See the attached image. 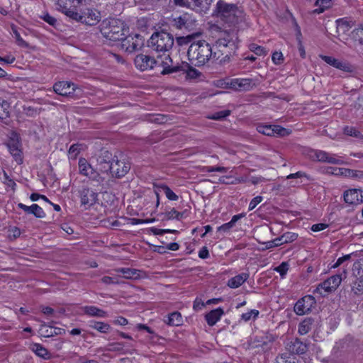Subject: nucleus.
I'll list each match as a JSON object with an SVG mask.
<instances>
[{
  "label": "nucleus",
  "instance_id": "obj_58",
  "mask_svg": "<svg viewBox=\"0 0 363 363\" xmlns=\"http://www.w3.org/2000/svg\"><path fill=\"white\" fill-rule=\"evenodd\" d=\"M301 177H306L308 179H310L308 175L305 172L301 171L297 172L294 174H290L289 175L287 176V179H294Z\"/></svg>",
  "mask_w": 363,
  "mask_h": 363
},
{
  "label": "nucleus",
  "instance_id": "obj_37",
  "mask_svg": "<svg viewBox=\"0 0 363 363\" xmlns=\"http://www.w3.org/2000/svg\"><path fill=\"white\" fill-rule=\"evenodd\" d=\"M356 277L357 280L352 284V291L355 295H360L363 294V277H361V276Z\"/></svg>",
  "mask_w": 363,
  "mask_h": 363
},
{
  "label": "nucleus",
  "instance_id": "obj_21",
  "mask_svg": "<svg viewBox=\"0 0 363 363\" xmlns=\"http://www.w3.org/2000/svg\"><path fill=\"white\" fill-rule=\"evenodd\" d=\"M112 154L108 150L102 151L97 158V164L100 166L99 171L108 173L112 162Z\"/></svg>",
  "mask_w": 363,
  "mask_h": 363
},
{
  "label": "nucleus",
  "instance_id": "obj_2",
  "mask_svg": "<svg viewBox=\"0 0 363 363\" xmlns=\"http://www.w3.org/2000/svg\"><path fill=\"white\" fill-rule=\"evenodd\" d=\"M134 62L136 67L141 71L156 69L163 75L177 72L180 70V67L173 66V62L169 55H164V59H162L161 56L155 60L150 55L140 54L135 57Z\"/></svg>",
  "mask_w": 363,
  "mask_h": 363
},
{
  "label": "nucleus",
  "instance_id": "obj_41",
  "mask_svg": "<svg viewBox=\"0 0 363 363\" xmlns=\"http://www.w3.org/2000/svg\"><path fill=\"white\" fill-rule=\"evenodd\" d=\"M230 114V111L224 110L216 112L212 115L209 116L208 118L212 120H222Z\"/></svg>",
  "mask_w": 363,
  "mask_h": 363
},
{
  "label": "nucleus",
  "instance_id": "obj_17",
  "mask_svg": "<svg viewBox=\"0 0 363 363\" xmlns=\"http://www.w3.org/2000/svg\"><path fill=\"white\" fill-rule=\"evenodd\" d=\"M342 279V278L340 274L331 276L318 286L316 291L322 294L321 290H324L325 292L335 291L340 284Z\"/></svg>",
  "mask_w": 363,
  "mask_h": 363
},
{
  "label": "nucleus",
  "instance_id": "obj_19",
  "mask_svg": "<svg viewBox=\"0 0 363 363\" xmlns=\"http://www.w3.org/2000/svg\"><path fill=\"white\" fill-rule=\"evenodd\" d=\"M257 130L267 136H274V135L284 136L287 134V130L280 125L259 124L257 126Z\"/></svg>",
  "mask_w": 363,
  "mask_h": 363
},
{
  "label": "nucleus",
  "instance_id": "obj_59",
  "mask_svg": "<svg viewBox=\"0 0 363 363\" xmlns=\"http://www.w3.org/2000/svg\"><path fill=\"white\" fill-rule=\"evenodd\" d=\"M340 171L341 174H342L345 177H353L354 178V176L355 174V170L342 168V169H340Z\"/></svg>",
  "mask_w": 363,
  "mask_h": 363
},
{
  "label": "nucleus",
  "instance_id": "obj_64",
  "mask_svg": "<svg viewBox=\"0 0 363 363\" xmlns=\"http://www.w3.org/2000/svg\"><path fill=\"white\" fill-rule=\"evenodd\" d=\"M113 323L116 325H126L128 323V321L125 318L120 316L116 319Z\"/></svg>",
  "mask_w": 363,
  "mask_h": 363
},
{
  "label": "nucleus",
  "instance_id": "obj_34",
  "mask_svg": "<svg viewBox=\"0 0 363 363\" xmlns=\"http://www.w3.org/2000/svg\"><path fill=\"white\" fill-rule=\"evenodd\" d=\"M335 68L341 71L352 73L354 71V67L345 60L337 59Z\"/></svg>",
  "mask_w": 363,
  "mask_h": 363
},
{
  "label": "nucleus",
  "instance_id": "obj_14",
  "mask_svg": "<svg viewBox=\"0 0 363 363\" xmlns=\"http://www.w3.org/2000/svg\"><path fill=\"white\" fill-rule=\"evenodd\" d=\"M121 40V48L129 53L138 50L144 45V40L140 35L123 36Z\"/></svg>",
  "mask_w": 363,
  "mask_h": 363
},
{
  "label": "nucleus",
  "instance_id": "obj_42",
  "mask_svg": "<svg viewBox=\"0 0 363 363\" xmlns=\"http://www.w3.org/2000/svg\"><path fill=\"white\" fill-rule=\"evenodd\" d=\"M298 238V235L293 232H286L281 235L282 242L289 243L296 240Z\"/></svg>",
  "mask_w": 363,
  "mask_h": 363
},
{
  "label": "nucleus",
  "instance_id": "obj_27",
  "mask_svg": "<svg viewBox=\"0 0 363 363\" xmlns=\"http://www.w3.org/2000/svg\"><path fill=\"white\" fill-rule=\"evenodd\" d=\"M164 321L171 326H179L183 323V318L179 312L174 311L165 317Z\"/></svg>",
  "mask_w": 363,
  "mask_h": 363
},
{
  "label": "nucleus",
  "instance_id": "obj_44",
  "mask_svg": "<svg viewBox=\"0 0 363 363\" xmlns=\"http://www.w3.org/2000/svg\"><path fill=\"white\" fill-rule=\"evenodd\" d=\"M80 145L73 144L70 146L68 150L69 157L72 159H75L80 152Z\"/></svg>",
  "mask_w": 363,
  "mask_h": 363
},
{
  "label": "nucleus",
  "instance_id": "obj_1",
  "mask_svg": "<svg viewBox=\"0 0 363 363\" xmlns=\"http://www.w3.org/2000/svg\"><path fill=\"white\" fill-rule=\"evenodd\" d=\"M240 43L239 37L235 30H223L215 43L213 50L211 45L205 40L192 43L187 51L189 60L195 66H203L211 59L218 60L221 55L229 57L235 53Z\"/></svg>",
  "mask_w": 363,
  "mask_h": 363
},
{
  "label": "nucleus",
  "instance_id": "obj_38",
  "mask_svg": "<svg viewBox=\"0 0 363 363\" xmlns=\"http://www.w3.org/2000/svg\"><path fill=\"white\" fill-rule=\"evenodd\" d=\"M9 103L0 99V119H4L9 117Z\"/></svg>",
  "mask_w": 363,
  "mask_h": 363
},
{
  "label": "nucleus",
  "instance_id": "obj_36",
  "mask_svg": "<svg viewBox=\"0 0 363 363\" xmlns=\"http://www.w3.org/2000/svg\"><path fill=\"white\" fill-rule=\"evenodd\" d=\"M184 212H179L174 208H172L169 211L164 213L167 220H181L184 218Z\"/></svg>",
  "mask_w": 363,
  "mask_h": 363
},
{
  "label": "nucleus",
  "instance_id": "obj_55",
  "mask_svg": "<svg viewBox=\"0 0 363 363\" xmlns=\"http://www.w3.org/2000/svg\"><path fill=\"white\" fill-rule=\"evenodd\" d=\"M328 227V225L326 223H317L314 224L311 226V230L313 232H319L325 230Z\"/></svg>",
  "mask_w": 363,
  "mask_h": 363
},
{
  "label": "nucleus",
  "instance_id": "obj_60",
  "mask_svg": "<svg viewBox=\"0 0 363 363\" xmlns=\"http://www.w3.org/2000/svg\"><path fill=\"white\" fill-rule=\"evenodd\" d=\"M101 281L106 284H118V281L116 278L105 276L102 277Z\"/></svg>",
  "mask_w": 363,
  "mask_h": 363
},
{
  "label": "nucleus",
  "instance_id": "obj_28",
  "mask_svg": "<svg viewBox=\"0 0 363 363\" xmlns=\"http://www.w3.org/2000/svg\"><path fill=\"white\" fill-rule=\"evenodd\" d=\"M249 278L247 273H241L230 279L228 281V286L232 289H236L240 286Z\"/></svg>",
  "mask_w": 363,
  "mask_h": 363
},
{
  "label": "nucleus",
  "instance_id": "obj_56",
  "mask_svg": "<svg viewBox=\"0 0 363 363\" xmlns=\"http://www.w3.org/2000/svg\"><path fill=\"white\" fill-rule=\"evenodd\" d=\"M201 73L194 68H189L186 72V77L190 79H196L197 78Z\"/></svg>",
  "mask_w": 363,
  "mask_h": 363
},
{
  "label": "nucleus",
  "instance_id": "obj_16",
  "mask_svg": "<svg viewBox=\"0 0 363 363\" xmlns=\"http://www.w3.org/2000/svg\"><path fill=\"white\" fill-rule=\"evenodd\" d=\"M75 4H77V0H57L55 4L57 10L72 19L77 16L78 10Z\"/></svg>",
  "mask_w": 363,
  "mask_h": 363
},
{
  "label": "nucleus",
  "instance_id": "obj_7",
  "mask_svg": "<svg viewBox=\"0 0 363 363\" xmlns=\"http://www.w3.org/2000/svg\"><path fill=\"white\" fill-rule=\"evenodd\" d=\"M219 85L225 89H232L237 91H247L253 89L258 84L257 80L250 78H233L220 80Z\"/></svg>",
  "mask_w": 363,
  "mask_h": 363
},
{
  "label": "nucleus",
  "instance_id": "obj_22",
  "mask_svg": "<svg viewBox=\"0 0 363 363\" xmlns=\"http://www.w3.org/2000/svg\"><path fill=\"white\" fill-rule=\"evenodd\" d=\"M286 349L291 354H302L306 352L307 345L296 338L287 344Z\"/></svg>",
  "mask_w": 363,
  "mask_h": 363
},
{
  "label": "nucleus",
  "instance_id": "obj_57",
  "mask_svg": "<svg viewBox=\"0 0 363 363\" xmlns=\"http://www.w3.org/2000/svg\"><path fill=\"white\" fill-rule=\"evenodd\" d=\"M330 0H317L315 3V6H321L324 9H327L330 6Z\"/></svg>",
  "mask_w": 363,
  "mask_h": 363
},
{
  "label": "nucleus",
  "instance_id": "obj_63",
  "mask_svg": "<svg viewBox=\"0 0 363 363\" xmlns=\"http://www.w3.org/2000/svg\"><path fill=\"white\" fill-rule=\"evenodd\" d=\"M209 252L206 247H203L199 252V257L201 259H206L208 257Z\"/></svg>",
  "mask_w": 363,
  "mask_h": 363
},
{
  "label": "nucleus",
  "instance_id": "obj_5",
  "mask_svg": "<svg viewBox=\"0 0 363 363\" xmlns=\"http://www.w3.org/2000/svg\"><path fill=\"white\" fill-rule=\"evenodd\" d=\"M89 0H77L75 7L78 8L77 16L73 20L88 26H95L101 20V13L96 9L85 7Z\"/></svg>",
  "mask_w": 363,
  "mask_h": 363
},
{
  "label": "nucleus",
  "instance_id": "obj_40",
  "mask_svg": "<svg viewBox=\"0 0 363 363\" xmlns=\"http://www.w3.org/2000/svg\"><path fill=\"white\" fill-rule=\"evenodd\" d=\"M259 313V311L256 309H252L247 313H242L241 315V319L245 322L249 321L251 318L255 320L258 317Z\"/></svg>",
  "mask_w": 363,
  "mask_h": 363
},
{
  "label": "nucleus",
  "instance_id": "obj_15",
  "mask_svg": "<svg viewBox=\"0 0 363 363\" xmlns=\"http://www.w3.org/2000/svg\"><path fill=\"white\" fill-rule=\"evenodd\" d=\"M315 303L316 301L313 296L311 295L305 296L296 303L294 311L297 315H303L310 312Z\"/></svg>",
  "mask_w": 363,
  "mask_h": 363
},
{
  "label": "nucleus",
  "instance_id": "obj_26",
  "mask_svg": "<svg viewBox=\"0 0 363 363\" xmlns=\"http://www.w3.org/2000/svg\"><path fill=\"white\" fill-rule=\"evenodd\" d=\"M83 312L91 317L105 318L107 313L94 306H85L82 307Z\"/></svg>",
  "mask_w": 363,
  "mask_h": 363
},
{
  "label": "nucleus",
  "instance_id": "obj_3",
  "mask_svg": "<svg viewBox=\"0 0 363 363\" xmlns=\"http://www.w3.org/2000/svg\"><path fill=\"white\" fill-rule=\"evenodd\" d=\"M213 16L219 18L225 23L233 26L228 30H235L238 34L240 25L245 21L243 11L234 4H228L223 0H219L213 11Z\"/></svg>",
  "mask_w": 363,
  "mask_h": 363
},
{
  "label": "nucleus",
  "instance_id": "obj_25",
  "mask_svg": "<svg viewBox=\"0 0 363 363\" xmlns=\"http://www.w3.org/2000/svg\"><path fill=\"white\" fill-rule=\"evenodd\" d=\"M224 314V311L222 308L219 307L216 309L211 311L209 313H208L206 316V320L208 325L213 326L218 321L220 320L222 315Z\"/></svg>",
  "mask_w": 363,
  "mask_h": 363
},
{
  "label": "nucleus",
  "instance_id": "obj_54",
  "mask_svg": "<svg viewBox=\"0 0 363 363\" xmlns=\"http://www.w3.org/2000/svg\"><path fill=\"white\" fill-rule=\"evenodd\" d=\"M320 57L327 64L335 67L337 58H335L332 56H327V55H320Z\"/></svg>",
  "mask_w": 363,
  "mask_h": 363
},
{
  "label": "nucleus",
  "instance_id": "obj_39",
  "mask_svg": "<svg viewBox=\"0 0 363 363\" xmlns=\"http://www.w3.org/2000/svg\"><path fill=\"white\" fill-rule=\"evenodd\" d=\"M12 30H13L17 45L21 48H28L29 47L28 43L27 42H26L21 38V36L20 33H18V31L17 30L16 28L13 26Z\"/></svg>",
  "mask_w": 363,
  "mask_h": 363
},
{
  "label": "nucleus",
  "instance_id": "obj_29",
  "mask_svg": "<svg viewBox=\"0 0 363 363\" xmlns=\"http://www.w3.org/2000/svg\"><path fill=\"white\" fill-rule=\"evenodd\" d=\"M8 148L16 162L18 164H21L23 162V157L21 155V151L18 148V144L14 141H11L8 143Z\"/></svg>",
  "mask_w": 363,
  "mask_h": 363
},
{
  "label": "nucleus",
  "instance_id": "obj_31",
  "mask_svg": "<svg viewBox=\"0 0 363 363\" xmlns=\"http://www.w3.org/2000/svg\"><path fill=\"white\" fill-rule=\"evenodd\" d=\"M342 131L347 136L353 137L359 141H363V134L356 127L346 125L343 128Z\"/></svg>",
  "mask_w": 363,
  "mask_h": 363
},
{
  "label": "nucleus",
  "instance_id": "obj_45",
  "mask_svg": "<svg viewBox=\"0 0 363 363\" xmlns=\"http://www.w3.org/2000/svg\"><path fill=\"white\" fill-rule=\"evenodd\" d=\"M276 363H297L295 359L288 357L286 354H282L277 357Z\"/></svg>",
  "mask_w": 363,
  "mask_h": 363
},
{
  "label": "nucleus",
  "instance_id": "obj_61",
  "mask_svg": "<svg viewBox=\"0 0 363 363\" xmlns=\"http://www.w3.org/2000/svg\"><path fill=\"white\" fill-rule=\"evenodd\" d=\"M350 258V255H345L343 257H339L336 261L335 264L333 266V268H336L341 265L344 262L348 260Z\"/></svg>",
  "mask_w": 363,
  "mask_h": 363
},
{
  "label": "nucleus",
  "instance_id": "obj_35",
  "mask_svg": "<svg viewBox=\"0 0 363 363\" xmlns=\"http://www.w3.org/2000/svg\"><path fill=\"white\" fill-rule=\"evenodd\" d=\"M32 350L36 354V355L47 359L50 358V354L47 349H45L42 345L35 343L32 345Z\"/></svg>",
  "mask_w": 363,
  "mask_h": 363
},
{
  "label": "nucleus",
  "instance_id": "obj_48",
  "mask_svg": "<svg viewBox=\"0 0 363 363\" xmlns=\"http://www.w3.org/2000/svg\"><path fill=\"white\" fill-rule=\"evenodd\" d=\"M272 58V61L277 65H280L284 61L283 55L281 52H274Z\"/></svg>",
  "mask_w": 363,
  "mask_h": 363
},
{
  "label": "nucleus",
  "instance_id": "obj_6",
  "mask_svg": "<svg viewBox=\"0 0 363 363\" xmlns=\"http://www.w3.org/2000/svg\"><path fill=\"white\" fill-rule=\"evenodd\" d=\"M174 39L173 35L167 32L162 30L155 32L148 40V46L157 52H163V58L166 52H169L173 47Z\"/></svg>",
  "mask_w": 363,
  "mask_h": 363
},
{
  "label": "nucleus",
  "instance_id": "obj_8",
  "mask_svg": "<svg viewBox=\"0 0 363 363\" xmlns=\"http://www.w3.org/2000/svg\"><path fill=\"white\" fill-rule=\"evenodd\" d=\"M78 165L80 174L88 177L90 180L96 182L99 184L104 183V178L101 176L100 173L85 158H79Z\"/></svg>",
  "mask_w": 363,
  "mask_h": 363
},
{
  "label": "nucleus",
  "instance_id": "obj_24",
  "mask_svg": "<svg viewBox=\"0 0 363 363\" xmlns=\"http://www.w3.org/2000/svg\"><path fill=\"white\" fill-rule=\"evenodd\" d=\"M18 206L19 208L23 210L27 213L33 214L36 218H43L45 217V213L43 208L38 204H33L30 206H28L23 203H18Z\"/></svg>",
  "mask_w": 363,
  "mask_h": 363
},
{
  "label": "nucleus",
  "instance_id": "obj_11",
  "mask_svg": "<svg viewBox=\"0 0 363 363\" xmlns=\"http://www.w3.org/2000/svg\"><path fill=\"white\" fill-rule=\"evenodd\" d=\"M118 158V156H114L111 163L109 172L112 177L116 178H121L124 177L130 170V165L128 162L125 161V159Z\"/></svg>",
  "mask_w": 363,
  "mask_h": 363
},
{
  "label": "nucleus",
  "instance_id": "obj_30",
  "mask_svg": "<svg viewBox=\"0 0 363 363\" xmlns=\"http://www.w3.org/2000/svg\"><path fill=\"white\" fill-rule=\"evenodd\" d=\"M116 271L118 273H121L123 277L128 279H137L140 277V271L135 269L121 267L116 269Z\"/></svg>",
  "mask_w": 363,
  "mask_h": 363
},
{
  "label": "nucleus",
  "instance_id": "obj_12",
  "mask_svg": "<svg viewBox=\"0 0 363 363\" xmlns=\"http://www.w3.org/2000/svg\"><path fill=\"white\" fill-rule=\"evenodd\" d=\"M171 25L179 30H184L191 31L196 26V21L189 13H183L182 15L173 18L171 21Z\"/></svg>",
  "mask_w": 363,
  "mask_h": 363
},
{
  "label": "nucleus",
  "instance_id": "obj_51",
  "mask_svg": "<svg viewBox=\"0 0 363 363\" xmlns=\"http://www.w3.org/2000/svg\"><path fill=\"white\" fill-rule=\"evenodd\" d=\"M262 199L263 198L261 196H257L252 199L249 204V210H253L259 203L262 201Z\"/></svg>",
  "mask_w": 363,
  "mask_h": 363
},
{
  "label": "nucleus",
  "instance_id": "obj_49",
  "mask_svg": "<svg viewBox=\"0 0 363 363\" xmlns=\"http://www.w3.org/2000/svg\"><path fill=\"white\" fill-rule=\"evenodd\" d=\"M337 22V29L342 30L344 32L349 30L351 28L350 23L343 20H338Z\"/></svg>",
  "mask_w": 363,
  "mask_h": 363
},
{
  "label": "nucleus",
  "instance_id": "obj_33",
  "mask_svg": "<svg viewBox=\"0 0 363 363\" xmlns=\"http://www.w3.org/2000/svg\"><path fill=\"white\" fill-rule=\"evenodd\" d=\"M313 320L311 318H305L298 325V333L301 335L307 334L312 328Z\"/></svg>",
  "mask_w": 363,
  "mask_h": 363
},
{
  "label": "nucleus",
  "instance_id": "obj_62",
  "mask_svg": "<svg viewBox=\"0 0 363 363\" xmlns=\"http://www.w3.org/2000/svg\"><path fill=\"white\" fill-rule=\"evenodd\" d=\"M43 19L50 26H54L57 22V20L54 17L50 16L48 13L45 14L43 17Z\"/></svg>",
  "mask_w": 363,
  "mask_h": 363
},
{
  "label": "nucleus",
  "instance_id": "obj_20",
  "mask_svg": "<svg viewBox=\"0 0 363 363\" xmlns=\"http://www.w3.org/2000/svg\"><path fill=\"white\" fill-rule=\"evenodd\" d=\"M344 201L350 205H358L363 202V191L359 189H350L344 192Z\"/></svg>",
  "mask_w": 363,
  "mask_h": 363
},
{
  "label": "nucleus",
  "instance_id": "obj_4",
  "mask_svg": "<svg viewBox=\"0 0 363 363\" xmlns=\"http://www.w3.org/2000/svg\"><path fill=\"white\" fill-rule=\"evenodd\" d=\"M99 30L104 38L108 41L123 39L124 26L121 21L116 18H106L99 25Z\"/></svg>",
  "mask_w": 363,
  "mask_h": 363
},
{
  "label": "nucleus",
  "instance_id": "obj_52",
  "mask_svg": "<svg viewBox=\"0 0 363 363\" xmlns=\"http://www.w3.org/2000/svg\"><path fill=\"white\" fill-rule=\"evenodd\" d=\"M234 225L229 221L228 223H224L220 226L218 227L217 232L228 233L229 232Z\"/></svg>",
  "mask_w": 363,
  "mask_h": 363
},
{
  "label": "nucleus",
  "instance_id": "obj_13",
  "mask_svg": "<svg viewBox=\"0 0 363 363\" xmlns=\"http://www.w3.org/2000/svg\"><path fill=\"white\" fill-rule=\"evenodd\" d=\"M310 157L313 160L332 164H342L344 163L341 157L323 150H312Z\"/></svg>",
  "mask_w": 363,
  "mask_h": 363
},
{
  "label": "nucleus",
  "instance_id": "obj_46",
  "mask_svg": "<svg viewBox=\"0 0 363 363\" xmlns=\"http://www.w3.org/2000/svg\"><path fill=\"white\" fill-rule=\"evenodd\" d=\"M353 38H355L361 45H363V28H358L352 31Z\"/></svg>",
  "mask_w": 363,
  "mask_h": 363
},
{
  "label": "nucleus",
  "instance_id": "obj_32",
  "mask_svg": "<svg viewBox=\"0 0 363 363\" xmlns=\"http://www.w3.org/2000/svg\"><path fill=\"white\" fill-rule=\"evenodd\" d=\"M89 327L101 333H108L111 329L109 324L94 320H91L89 322Z\"/></svg>",
  "mask_w": 363,
  "mask_h": 363
},
{
  "label": "nucleus",
  "instance_id": "obj_47",
  "mask_svg": "<svg viewBox=\"0 0 363 363\" xmlns=\"http://www.w3.org/2000/svg\"><path fill=\"white\" fill-rule=\"evenodd\" d=\"M192 38L193 37L191 35L178 37L177 38V43L179 45L182 46L189 44L191 41Z\"/></svg>",
  "mask_w": 363,
  "mask_h": 363
},
{
  "label": "nucleus",
  "instance_id": "obj_10",
  "mask_svg": "<svg viewBox=\"0 0 363 363\" xmlns=\"http://www.w3.org/2000/svg\"><path fill=\"white\" fill-rule=\"evenodd\" d=\"M214 0H174L179 6L186 7L198 13H206Z\"/></svg>",
  "mask_w": 363,
  "mask_h": 363
},
{
  "label": "nucleus",
  "instance_id": "obj_23",
  "mask_svg": "<svg viewBox=\"0 0 363 363\" xmlns=\"http://www.w3.org/2000/svg\"><path fill=\"white\" fill-rule=\"evenodd\" d=\"M133 345L130 343H125L123 342H112L108 344L104 349L107 352H117L125 354L129 352L130 347Z\"/></svg>",
  "mask_w": 363,
  "mask_h": 363
},
{
  "label": "nucleus",
  "instance_id": "obj_43",
  "mask_svg": "<svg viewBox=\"0 0 363 363\" xmlns=\"http://www.w3.org/2000/svg\"><path fill=\"white\" fill-rule=\"evenodd\" d=\"M162 189L168 199L171 201L178 200V196L169 186L164 185Z\"/></svg>",
  "mask_w": 363,
  "mask_h": 363
},
{
  "label": "nucleus",
  "instance_id": "obj_9",
  "mask_svg": "<svg viewBox=\"0 0 363 363\" xmlns=\"http://www.w3.org/2000/svg\"><path fill=\"white\" fill-rule=\"evenodd\" d=\"M77 194L80 199V205L85 210L89 209L98 201V193L87 186H82Z\"/></svg>",
  "mask_w": 363,
  "mask_h": 363
},
{
  "label": "nucleus",
  "instance_id": "obj_18",
  "mask_svg": "<svg viewBox=\"0 0 363 363\" xmlns=\"http://www.w3.org/2000/svg\"><path fill=\"white\" fill-rule=\"evenodd\" d=\"M52 88L53 91L58 95L71 96L74 94L76 85L69 82L62 81L55 83Z\"/></svg>",
  "mask_w": 363,
  "mask_h": 363
},
{
  "label": "nucleus",
  "instance_id": "obj_50",
  "mask_svg": "<svg viewBox=\"0 0 363 363\" xmlns=\"http://www.w3.org/2000/svg\"><path fill=\"white\" fill-rule=\"evenodd\" d=\"M250 49L252 52H254L256 55H262L265 53L264 48L259 45H257L256 44H251L250 45Z\"/></svg>",
  "mask_w": 363,
  "mask_h": 363
},
{
  "label": "nucleus",
  "instance_id": "obj_53",
  "mask_svg": "<svg viewBox=\"0 0 363 363\" xmlns=\"http://www.w3.org/2000/svg\"><path fill=\"white\" fill-rule=\"evenodd\" d=\"M275 270L279 273V274L283 277L286 275L288 271V265L285 262H282L279 266H278Z\"/></svg>",
  "mask_w": 363,
  "mask_h": 363
}]
</instances>
